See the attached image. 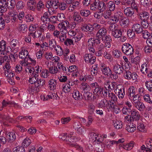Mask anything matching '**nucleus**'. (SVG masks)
<instances>
[{
	"instance_id": "obj_1",
	"label": "nucleus",
	"mask_w": 152,
	"mask_h": 152,
	"mask_svg": "<svg viewBox=\"0 0 152 152\" xmlns=\"http://www.w3.org/2000/svg\"><path fill=\"white\" fill-rule=\"evenodd\" d=\"M121 49L123 52L127 56H131L134 53L133 47L129 43L123 44L122 45Z\"/></svg>"
},
{
	"instance_id": "obj_2",
	"label": "nucleus",
	"mask_w": 152,
	"mask_h": 152,
	"mask_svg": "<svg viewBox=\"0 0 152 152\" xmlns=\"http://www.w3.org/2000/svg\"><path fill=\"white\" fill-rule=\"evenodd\" d=\"M101 70L102 74L107 76H109L112 74V71L109 67H107L104 62H101L99 64Z\"/></svg>"
},
{
	"instance_id": "obj_3",
	"label": "nucleus",
	"mask_w": 152,
	"mask_h": 152,
	"mask_svg": "<svg viewBox=\"0 0 152 152\" xmlns=\"http://www.w3.org/2000/svg\"><path fill=\"white\" fill-rule=\"evenodd\" d=\"M5 75L7 78V81L12 85L15 84L13 80L15 74L11 70H5Z\"/></svg>"
},
{
	"instance_id": "obj_4",
	"label": "nucleus",
	"mask_w": 152,
	"mask_h": 152,
	"mask_svg": "<svg viewBox=\"0 0 152 152\" xmlns=\"http://www.w3.org/2000/svg\"><path fill=\"white\" fill-rule=\"evenodd\" d=\"M115 91L117 92L118 98L120 99H122L125 94L124 87L121 84L118 85L115 89Z\"/></svg>"
},
{
	"instance_id": "obj_5",
	"label": "nucleus",
	"mask_w": 152,
	"mask_h": 152,
	"mask_svg": "<svg viewBox=\"0 0 152 152\" xmlns=\"http://www.w3.org/2000/svg\"><path fill=\"white\" fill-rule=\"evenodd\" d=\"M10 45L13 53H16L18 51L19 48V42L18 40L13 39L10 41Z\"/></svg>"
},
{
	"instance_id": "obj_6",
	"label": "nucleus",
	"mask_w": 152,
	"mask_h": 152,
	"mask_svg": "<svg viewBox=\"0 0 152 152\" xmlns=\"http://www.w3.org/2000/svg\"><path fill=\"white\" fill-rule=\"evenodd\" d=\"M69 26V23L67 20L61 23L58 25V28L61 33L66 34L67 32V27Z\"/></svg>"
},
{
	"instance_id": "obj_7",
	"label": "nucleus",
	"mask_w": 152,
	"mask_h": 152,
	"mask_svg": "<svg viewBox=\"0 0 152 152\" xmlns=\"http://www.w3.org/2000/svg\"><path fill=\"white\" fill-rule=\"evenodd\" d=\"M112 102H110L107 99H104L102 100L98 103L99 107L101 108H106L107 109L110 108L112 107Z\"/></svg>"
},
{
	"instance_id": "obj_8",
	"label": "nucleus",
	"mask_w": 152,
	"mask_h": 152,
	"mask_svg": "<svg viewBox=\"0 0 152 152\" xmlns=\"http://www.w3.org/2000/svg\"><path fill=\"white\" fill-rule=\"evenodd\" d=\"M67 4L68 10L70 12L73 11L77 8L79 7L80 4L79 2L77 1L73 2L71 1Z\"/></svg>"
},
{
	"instance_id": "obj_9",
	"label": "nucleus",
	"mask_w": 152,
	"mask_h": 152,
	"mask_svg": "<svg viewBox=\"0 0 152 152\" xmlns=\"http://www.w3.org/2000/svg\"><path fill=\"white\" fill-rule=\"evenodd\" d=\"M85 61L86 62L93 64L95 62L96 58L91 54H86L84 56Z\"/></svg>"
},
{
	"instance_id": "obj_10",
	"label": "nucleus",
	"mask_w": 152,
	"mask_h": 152,
	"mask_svg": "<svg viewBox=\"0 0 152 152\" xmlns=\"http://www.w3.org/2000/svg\"><path fill=\"white\" fill-rule=\"evenodd\" d=\"M102 39L104 43L105 47L108 48H110L111 47L110 43L112 41L111 36L109 35H106L102 38Z\"/></svg>"
},
{
	"instance_id": "obj_11",
	"label": "nucleus",
	"mask_w": 152,
	"mask_h": 152,
	"mask_svg": "<svg viewBox=\"0 0 152 152\" xmlns=\"http://www.w3.org/2000/svg\"><path fill=\"white\" fill-rule=\"evenodd\" d=\"M134 142L133 141H131L129 143L124 144H122L119 146V148L121 149L122 148L127 150H129L132 148L134 147Z\"/></svg>"
},
{
	"instance_id": "obj_12",
	"label": "nucleus",
	"mask_w": 152,
	"mask_h": 152,
	"mask_svg": "<svg viewBox=\"0 0 152 152\" xmlns=\"http://www.w3.org/2000/svg\"><path fill=\"white\" fill-rule=\"evenodd\" d=\"M107 34L106 29L104 27L101 28L97 32L96 34V38H102L104 37Z\"/></svg>"
},
{
	"instance_id": "obj_13",
	"label": "nucleus",
	"mask_w": 152,
	"mask_h": 152,
	"mask_svg": "<svg viewBox=\"0 0 152 152\" xmlns=\"http://www.w3.org/2000/svg\"><path fill=\"white\" fill-rule=\"evenodd\" d=\"M132 121L138 120L140 118V115L139 112L135 109L132 110L131 114Z\"/></svg>"
},
{
	"instance_id": "obj_14",
	"label": "nucleus",
	"mask_w": 152,
	"mask_h": 152,
	"mask_svg": "<svg viewBox=\"0 0 152 152\" xmlns=\"http://www.w3.org/2000/svg\"><path fill=\"white\" fill-rule=\"evenodd\" d=\"M134 105L135 107L141 112H143L145 107L144 104L139 101L134 102Z\"/></svg>"
},
{
	"instance_id": "obj_15",
	"label": "nucleus",
	"mask_w": 152,
	"mask_h": 152,
	"mask_svg": "<svg viewBox=\"0 0 152 152\" xmlns=\"http://www.w3.org/2000/svg\"><path fill=\"white\" fill-rule=\"evenodd\" d=\"M123 15V14L122 12L118 11L115 13L114 15L111 16V20L115 22V23H117L119 20L120 17H121Z\"/></svg>"
},
{
	"instance_id": "obj_16",
	"label": "nucleus",
	"mask_w": 152,
	"mask_h": 152,
	"mask_svg": "<svg viewBox=\"0 0 152 152\" xmlns=\"http://www.w3.org/2000/svg\"><path fill=\"white\" fill-rule=\"evenodd\" d=\"M124 13L126 16L131 17L134 14V10L132 8L127 7L124 10Z\"/></svg>"
},
{
	"instance_id": "obj_17",
	"label": "nucleus",
	"mask_w": 152,
	"mask_h": 152,
	"mask_svg": "<svg viewBox=\"0 0 152 152\" xmlns=\"http://www.w3.org/2000/svg\"><path fill=\"white\" fill-rule=\"evenodd\" d=\"M123 66L118 64H115L113 68L114 72L118 74H120L122 73L123 71Z\"/></svg>"
},
{
	"instance_id": "obj_18",
	"label": "nucleus",
	"mask_w": 152,
	"mask_h": 152,
	"mask_svg": "<svg viewBox=\"0 0 152 152\" xmlns=\"http://www.w3.org/2000/svg\"><path fill=\"white\" fill-rule=\"evenodd\" d=\"M122 35V32L121 29H119L118 28L113 32H111L112 36L115 38H119Z\"/></svg>"
},
{
	"instance_id": "obj_19",
	"label": "nucleus",
	"mask_w": 152,
	"mask_h": 152,
	"mask_svg": "<svg viewBox=\"0 0 152 152\" xmlns=\"http://www.w3.org/2000/svg\"><path fill=\"white\" fill-rule=\"evenodd\" d=\"M80 88L82 93L90 91L91 88L87 83H83L80 86Z\"/></svg>"
},
{
	"instance_id": "obj_20",
	"label": "nucleus",
	"mask_w": 152,
	"mask_h": 152,
	"mask_svg": "<svg viewBox=\"0 0 152 152\" xmlns=\"http://www.w3.org/2000/svg\"><path fill=\"white\" fill-rule=\"evenodd\" d=\"M99 0H95L94 3L90 5V9L93 11L96 12L99 10Z\"/></svg>"
},
{
	"instance_id": "obj_21",
	"label": "nucleus",
	"mask_w": 152,
	"mask_h": 152,
	"mask_svg": "<svg viewBox=\"0 0 152 152\" xmlns=\"http://www.w3.org/2000/svg\"><path fill=\"white\" fill-rule=\"evenodd\" d=\"M8 6V2L6 0H1L0 1V9L1 10L3 11L1 12V13L4 12L5 10H6Z\"/></svg>"
},
{
	"instance_id": "obj_22",
	"label": "nucleus",
	"mask_w": 152,
	"mask_h": 152,
	"mask_svg": "<svg viewBox=\"0 0 152 152\" xmlns=\"http://www.w3.org/2000/svg\"><path fill=\"white\" fill-rule=\"evenodd\" d=\"M6 48V42L3 39L2 40L0 41V54H1L4 55L5 54Z\"/></svg>"
},
{
	"instance_id": "obj_23",
	"label": "nucleus",
	"mask_w": 152,
	"mask_h": 152,
	"mask_svg": "<svg viewBox=\"0 0 152 152\" xmlns=\"http://www.w3.org/2000/svg\"><path fill=\"white\" fill-rule=\"evenodd\" d=\"M108 97L109 99L108 100L110 102H113L112 104H113V102L115 103L117 101V97L116 95L114 93L110 91L109 92Z\"/></svg>"
},
{
	"instance_id": "obj_24",
	"label": "nucleus",
	"mask_w": 152,
	"mask_h": 152,
	"mask_svg": "<svg viewBox=\"0 0 152 152\" xmlns=\"http://www.w3.org/2000/svg\"><path fill=\"white\" fill-rule=\"evenodd\" d=\"M132 29L136 33H140L142 31V28L140 24H135L133 25L132 27Z\"/></svg>"
},
{
	"instance_id": "obj_25",
	"label": "nucleus",
	"mask_w": 152,
	"mask_h": 152,
	"mask_svg": "<svg viewBox=\"0 0 152 152\" xmlns=\"http://www.w3.org/2000/svg\"><path fill=\"white\" fill-rule=\"evenodd\" d=\"M138 13L140 19L142 20H147L149 17V14L145 11H142Z\"/></svg>"
},
{
	"instance_id": "obj_26",
	"label": "nucleus",
	"mask_w": 152,
	"mask_h": 152,
	"mask_svg": "<svg viewBox=\"0 0 152 152\" xmlns=\"http://www.w3.org/2000/svg\"><path fill=\"white\" fill-rule=\"evenodd\" d=\"M57 85L56 81L52 79L49 82V87L50 90H53L56 88Z\"/></svg>"
},
{
	"instance_id": "obj_27",
	"label": "nucleus",
	"mask_w": 152,
	"mask_h": 152,
	"mask_svg": "<svg viewBox=\"0 0 152 152\" xmlns=\"http://www.w3.org/2000/svg\"><path fill=\"white\" fill-rule=\"evenodd\" d=\"M149 65L148 63L146 62L143 64L141 66L140 71L144 74H145L148 71V67Z\"/></svg>"
},
{
	"instance_id": "obj_28",
	"label": "nucleus",
	"mask_w": 152,
	"mask_h": 152,
	"mask_svg": "<svg viewBox=\"0 0 152 152\" xmlns=\"http://www.w3.org/2000/svg\"><path fill=\"white\" fill-rule=\"evenodd\" d=\"M8 105H13L14 106H18V104L15 103L14 102L11 101H6L5 100H3L2 102V107L7 106Z\"/></svg>"
},
{
	"instance_id": "obj_29",
	"label": "nucleus",
	"mask_w": 152,
	"mask_h": 152,
	"mask_svg": "<svg viewBox=\"0 0 152 152\" xmlns=\"http://www.w3.org/2000/svg\"><path fill=\"white\" fill-rule=\"evenodd\" d=\"M72 19L74 21L79 23L81 21V17L78 13L76 11L74 12L72 15Z\"/></svg>"
},
{
	"instance_id": "obj_30",
	"label": "nucleus",
	"mask_w": 152,
	"mask_h": 152,
	"mask_svg": "<svg viewBox=\"0 0 152 152\" xmlns=\"http://www.w3.org/2000/svg\"><path fill=\"white\" fill-rule=\"evenodd\" d=\"M28 90L30 93L32 94L34 93H36L39 91V88H38L36 86H35V84H34V85L31 86L30 85Z\"/></svg>"
},
{
	"instance_id": "obj_31",
	"label": "nucleus",
	"mask_w": 152,
	"mask_h": 152,
	"mask_svg": "<svg viewBox=\"0 0 152 152\" xmlns=\"http://www.w3.org/2000/svg\"><path fill=\"white\" fill-rule=\"evenodd\" d=\"M120 23L121 25L122 26L126 27L129 24V20L128 19L126 18H124L121 20Z\"/></svg>"
},
{
	"instance_id": "obj_32",
	"label": "nucleus",
	"mask_w": 152,
	"mask_h": 152,
	"mask_svg": "<svg viewBox=\"0 0 152 152\" xmlns=\"http://www.w3.org/2000/svg\"><path fill=\"white\" fill-rule=\"evenodd\" d=\"M28 52L25 49H22L19 53V58L22 59H26L27 56H28Z\"/></svg>"
},
{
	"instance_id": "obj_33",
	"label": "nucleus",
	"mask_w": 152,
	"mask_h": 152,
	"mask_svg": "<svg viewBox=\"0 0 152 152\" xmlns=\"http://www.w3.org/2000/svg\"><path fill=\"white\" fill-rule=\"evenodd\" d=\"M48 47L50 49L53 50L56 48L57 46V43L55 39H52L49 40Z\"/></svg>"
},
{
	"instance_id": "obj_34",
	"label": "nucleus",
	"mask_w": 152,
	"mask_h": 152,
	"mask_svg": "<svg viewBox=\"0 0 152 152\" xmlns=\"http://www.w3.org/2000/svg\"><path fill=\"white\" fill-rule=\"evenodd\" d=\"M104 88L102 87H99L96 88L94 89L93 93L95 94L98 96H100L102 95V92L103 91Z\"/></svg>"
},
{
	"instance_id": "obj_35",
	"label": "nucleus",
	"mask_w": 152,
	"mask_h": 152,
	"mask_svg": "<svg viewBox=\"0 0 152 152\" xmlns=\"http://www.w3.org/2000/svg\"><path fill=\"white\" fill-rule=\"evenodd\" d=\"M35 83V86H36L38 88H39L40 87H42L45 84V80H44L42 79H39Z\"/></svg>"
},
{
	"instance_id": "obj_36",
	"label": "nucleus",
	"mask_w": 152,
	"mask_h": 152,
	"mask_svg": "<svg viewBox=\"0 0 152 152\" xmlns=\"http://www.w3.org/2000/svg\"><path fill=\"white\" fill-rule=\"evenodd\" d=\"M57 66L59 69V71L60 72H63L64 73H67V68L63 66L62 63L61 62H58L57 64Z\"/></svg>"
},
{
	"instance_id": "obj_37",
	"label": "nucleus",
	"mask_w": 152,
	"mask_h": 152,
	"mask_svg": "<svg viewBox=\"0 0 152 152\" xmlns=\"http://www.w3.org/2000/svg\"><path fill=\"white\" fill-rule=\"evenodd\" d=\"M107 1H102L99 2V10H100L102 12H103V11L106 10L107 8V6L106 5L107 4L105 2H107Z\"/></svg>"
},
{
	"instance_id": "obj_38",
	"label": "nucleus",
	"mask_w": 152,
	"mask_h": 152,
	"mask_svg": "<svg viewBox=\"0 0 152 152\" xmlns=\"http://www.w3.org/2000/svg\"><path fill=\"white\" fill-rule=\"evenodd\" d=\"M49 70L50 73L53 74H56L58 72L57 66L53 65L49 68Z\"/></svg>"
},
{
	"instance_id": "obj_39",
	"label": "nucleus",
	"mask_w": 152,
	"mask_h": 152,
	"mask_svg": "<svg viewBox=\"0 0 152 152\" xmlns=\"http://www.w3.org/2000/svg\"><path fill=\"white\" fill-rule=\"evenodd\" d=\"M80 14L82 16L87 17L91 14L90 10H88L82 9L80 10Z\"/></svg>"
},
{
	"instance_id": "obj_40",
	"label": "nucleus",
	"mask_w": 152,
	"mask_h": 152,
	"mask_svg": "<svg viewBox=\"0 0 152 152\" xmlns=\"http://www.w3.org/2000/svg\"><path fill=\"white\" fill-rule=\"evenodd\" d=\"M135 88L133 86H131L128 88L127 91V95L129 97H131V96H133L134 94H135Z\"/></svg>"
},
{
	"instance_id": "obj_41",
	"label": "nucleus",
	"mask_w": 152,
	"mask_h": 152,
	"mask_svg": "<svg viewBox=\"0 0 152 152\" xmlns=\"http://www.w3.org/2000/svg\"><path fill=\"white\" fill-rule=\"evenodd\" d=\"M73 97L75 100H78L81 99L82 97V95L80 94L78 91L75 90L72 94Z\"/></svg>"
},
{
	"instance_id": "obj_42",
	"label": "nucleus",
	"mask_w": 152,
	"mask_h": 152,
	"mask_svg": "<svg viewBox=\"0 0 152 152\" xmlns=\"http://www.w3.org/2000/svg\"><path fill=\"white\" fill-rule=\"evenodd\" d=\"M7 137L9 141L10 142H13L15 140L16 138L15 134L13 132L8 133Z\"/></svg>"
},
{
	"instance_id": "obj_43",
	"label": "nucleus",
	"mask_w": 152,
	"mask_h": 152,
	"mask_svg": "<svg viewBox=\"0 0 152 152\" xmlns=\"http://www.w3.org/2000/svg\"><path fill=\"white\" fill-rule=\"evenodd\" d=\"M32 77H29V82L31 84H35L36 81L38 80V77L37 74L36 75L34 74L31 76Z\"/></svg>"
},
{
	"instance_id": "obj_44",
	"label": "nucleus",
	"mask_w": 152,
	"mask_h": 152,
	"mask_svg": "<svg viewBox=\"0 0 152 152\" xmlns=\"http://www.w3.org/2000/svg\"><path fill=\"white\" fill-rule=\"evenodd\" d=\"M54 49L58 55L61 56L63 55V51L62 48L60 46L57 45V46L56 47V48Z\"/></svg>"
},
{
	"instance_id": "obj_45",
	"label": "nucleus",
	"mask_w": 152,
	"mask_h": 152,
	"mask_svg": "<svg viewBox=\"0 0 152 152\" xmlns=\"http://www.w3.org/2000/svg\"><path fill=\"white\" fill-rule=\"evenodd\" d=\"M83 28V29L86 32L88 31L91 32L93 31L94 28H93L91 24H89L87 25H84Z\"/></svg>"
},
{
	"instance_id": "obj_46",
	"label": "nucleus",
	"mask_w": 152,
	"mask_h": 152,
	"mask_svg": "<svg viewBox=\"0 0 152 152\" xmlns=\"http://www.w3.org/2000/svg\"><path fill=\"white\" fill-rule=\"evenodd\" d=\"M115 3L112 1H110L107 3V7L109 9V10L111 11H113L115 9Z\"/></svg>"
},
{
	"instance_id": "obj_47",
	"label": "nucleus",
	"mask_w": 152,
	"mask_h": 152,
	"mask_svg": "<svg viewBox=\"0 0 152 152\" xmlns=\"http://www.w3.org/2000/svg\"><path fill=\"white\" fill-rule=\"evenodd\" d=\"M31 143V140L29 138L26 137L23 140L22 143V145L24 147L28 146Z\"/></svg>"
},
{
	"instance_id": "obj_48",
	"label": "nucleus",
	"mask_w": 152,
	"mask_h": 152,
	"mask_svg": "<svg viewBox=\"0 0 152 152\" xmlns=\"http://www.w3.org/2000/svg\"><path fill=\"white\" fill-rule=\"evenodd\" d=\"M107 83L108 85L107 88L112 90H114L115 88H116L117 86L116 83L114 82L110 83L109 81H107Z\"/></svg>"
},
{
	"instance_id": "obj_49",
	"label": "nucleus",
	"mask_w": 152,
	"mask_h": 152,
	"mask_svg": "<svg viewBox=\"0 0 152 152\" xmlns=\"http://www.w3.org/2000/svg\"><path fill=\"white\" fill-rule=\"evenodd\" d=\"M114 126L116 129H121L123 127L122 122L121 121H116L114 123Z\"/></svg>"
},
{
	"instance_id": "obj_50",
	"label": "nucleus",
	"mask_w": 152,
	"mask_h": 152,
	"mask_svg": "<svg viewBox=\"0 0 152 152\" xmlns=\"http://www.w3.org/2000/svg\"><path fill=\"white\" fill-rule=\"evenodd\" d=\"M11 19V23L13 26H15L18 22V15L10 18Z\"/></svg>"
},
{
	"instance_id": "obj_51",
	"label": "nucleus",
	"mask_w": 152,
	"mask_h": 152,
	"mask_svg": "<svg viewBox=\"0 0 152 152\" xmlns=\"http://www.w3.org/2000/svg\"><path fill=\"white\" fill-rule=\"evenodd\" d=\"M92 95V93L90 91L83 93V96L86 100H89L91 99V97Z\"/></svg>"
},
{
	"instance_id": "obj_52",
	"label": "nucleus",
	"mask_w": 152,
	"mask_h": 152,
	"mask_svg": "<svg viewBox=\"0 0 152 152\" xmlns=\"http://www.w3.org/2000/svg\"><path fill=\"white\" fill-rule=\"evenodd\" d=\"M49 71L46 69H43L40 74V76L43 78H47L49 76Z\"/></svg>"
},
{
	"instance_id": "obj_53",
	"label": "nucleus",
	"mask_w": 152,
	"mask_h": 152,
	"mask_svg": "<svg viewBox=\"0 0 152 152\" xmlns=\"http://www.w3.org/2000/svg\"><path fill=\"white\" fill-rule=\"evenodd\" d=\"M2 118L3 119L8 121L10 122H14L15 123L17 122V120H15L12 118L10 117L9 116L4 115L2 116Z\"/></svg>"
},
{
	"instance_id": "obj_54",
	"label": "nucleus",
	"mask_w": 152,
	"mask_h": 152,
	"mask_svg": "<svg viewBox=\"0 0 152 152\" xmlns=\"http://www.w3.org/2000/svg\"><path fill=\"white\" fill-rule=\"evenodd\" d=\"M24 3L21 1L18 2L16 5L17 9L18 10L22 9L24 7Z\"/></svg>"
},
{
	"instance_id": "obj_55",
	"label": "nucleus",
	"mask_w": 152,
	"mask_h": 152,
	"mask_svg": "<svg viewBox=\"0 0 152 152\" xmlns=\"http://www.w3.org/2000/svg\"><path fill=\"white\" fill-rule=\"evenodd\" d=\"M111 11L110 10H107L103 13V16L105 19H107L110 18L111 15Z\"/></svg>"
},
{
	"instance_id": "obj_56",
	"label": "nucleus",
	"mask_w": 152,
	"mask_h": 152,
	"mask_svg": "<svg viewBox=\"0 0 152 152\" xmlns=\"http://www.w3.org/2000/svg\"><path fill=\"white\" fill-rule=\"evenodd\" d=\"M66 34L61 33L60 35L58 37L59 41L61 42H64V43L66 39Z\"/></svg>"
},
{
	"instance_id": "obj_57",
	"label": "nucleus",
	"mask_w": 152,
	"mask_h": 152,
	"mask_svg": "<svg viewBox=\"0 0 152 152\" xmlns=\"http://www.w3.org/2000/svg\"><path fill=\"white\" fill-rule=\"evenodd\" d=\"M14 152H26V151L23 147L18 146L15 148Z\"/></svg>"
},
{
	"instance_id": "obj_58",
	"label": "nucleus",
	"mask_w": 152,
	"mask_h": 152,
	"mask_svg": "<svg viewBox=\"0 0 152 152\" xmlns=\"http://www.w3.org/2000/svg\"><path fill=\"white\" fill-rule=\"evenodd\" d=\"M137 129L139 131L144 132L145 131V129L144 124L142 123H139L137 126Z\"/></svg>"
},
{
	"instance_id": "obj_59",
	"label": "nucleus",
	"mask_w": 152,
	"mask_h": 152,
	"mask_svg": "<svg viewBox=\"0 0 152 152\" xmlns=\"http://www.w3.org/2000/svg\"><path fill=\"white\" fill-rule=\"evenodd\" d=\"M44 56L48 60L50 61L53 58V55L52 52H47L45 53Z\"/></svg>"
},
{
	"instance_id": "obj_60",
	"label": "nucleus",
	"mask_w": 152,
	"mask_h": 152,
	"mask_svg": "<svg viewBox=\"0 0 152 152\" xmlns=\"http://www.w3.org/2000/svg\"><path fill=\"white\" fill-rule=\"evenodd\" d=\"M145 86L148 90L152 93V83L150 81H146L145 82Z\"/></svg>"
},
{
	"instance_id": "obj_61",
	"label": "nucleus",
	"mask_w": 152,
	"mask_h": 152,
	"mask_svg": "<svg viewBox=\"0 0 152 152\" xmlns=\"http://www.w3.org/2000/svg\"><path fill=\"white\" fill-rule=\"evenodd\" d=\"M143 98L145 101L150 104H152V100H151V97L149 94H145Z\"/></svg>"
},
{
	"instance_id": "obj_62",
	"label": "nucleus",
	"mask_w": 152,
	"mask_h": 152,
	"mask_svg": "<svg viewBox=\"0 0 152 152\" xmlns=\"http://www.w3.org/2000/svg\"><path fill=\"white\" fill-rule=\"evenodd\" d=\"M118 28L117 26H116L115 23H111L109 27V31H111V32H113Z\"/></svg>"
},
{
	"instance_id": "obj_63",
	"label": "nucleus",
	"mask_w": 152,
	"mask_h": 152,
	"mask_svg": "<svg viewBox=\"0 0 152 152\" xmlns=\"http://www.w3.org/2000/svg\"><path fill=\"white\" fill-rule=\"evenodd\" d=\"M67 4L64 2H62L59 4V8L61 10H64L67 7Z\"/></svg>"
},
{
	"instance_id": "obj_64",
	"label": "nucleus",
	"mask_w": 152,
	"mask_h": 152,
	"mask_svg": "<svg viewBox=\"0 0 152 152\" xmlns=\"http://www.w3.org/2000/svg\"><path fill=\"white\" fill-rule=\"evenodd\" d=\"M103 12L100 10L99 12L96 11L95 12L94 14V17L97 19H99L100 17L103 16Z\"/></svg>"
}]
</instances>
